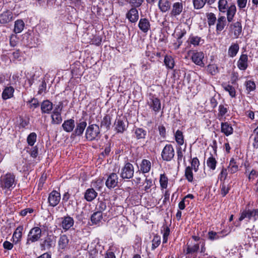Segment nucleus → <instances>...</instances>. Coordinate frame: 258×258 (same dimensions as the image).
I'll list each match as a JSON object with an SVG mask.
<instances>
[{
	"instance_id": "f257e3e1",
	"label": "nucleus",
	"mask_w": 258,
	"mask_h": 258,
	"mask_svg": "<svg viewBox=\"0 0 258 258\" xmlns=\"http://www.w3.org/2000/svg\"><path fill=\"white\" fill-rule=\"evenodd\" d=\"M17 179L14 173L8 172L0 177V187L5 192L11 191L17 184Z\"/></svg>"
},
{
	"instance_id": "f03ea898",
	"label": "nucleus",
	"mask_w": 258,
	"mask_h": 258,
	"mask_svg": "<svg viewBox=\"0 0 258 258\" xmlns=\"http://www.w3.org/2000/svg\"><path fill=\"white\" fill-rule=\"evenodd\" d=\"M101 137L99 126L96 124L89 125L85 132L86 139L89 141L98 140Z\"/></svg>"
},
{
	"instance_id": "7ed1b4c3",
	"label": "nucleus",
	"mask_w": 258,
	"mask_h": 258,
	"mask_svg": "<svg viewBox=\"0 0 258 258\" xmlns=\"http://www.w3.org/2000/svg\"><path fill=\"white\" fill-rule=\"evenodd\" d=\"M42 236V230L39 227H34L28 233L26 244L29 245L31 243L38 241Z\"/></svg>"
},
{
	"instance_id": "20e7f679",
	"label": "nucleus",
	"mask_w": 258,
	"mask_h": 258,
	"mask_svg": "<svg viewBox=\"0 0 258 258\" xmlns=\"http://www.w3.org/2000/svg\"><path fill=\"white\" fill-rule=\"evenodd\" d=\"M147 104L155 114L158 113L161 107V104L160 99L155 95H150L149 99L147 101Z\"/></svg>"
},
{
	"instance_id": "39448f33",
	"label": "nucleus",
	"mask_w": 258,
	"mask_h": 258,
	"mask_svg": "<svg viewBox=\"0 0 258 258\" xmlns=\"http://www.w3.org/2000/svg\"><path fill=\"white\" fill-rule=\"evenodd\" d=\"M134 167L132 164L127 162L121 169L120 176L122 179H130L134 176Z\"/></svg>"
},
{
	"instance_id": "423d86ee",
	"label": "nucleus",
	"mask_w": 258,
	"mask_h": 258,
	"mask_svg": "<svg viewBox=\"0 0 258 258\" xmlns=\"http://www.w3.org/2000/svg\"><path fill=\"white\" fill-rule=\"evenodd\" d=\"M174 154V150L172 145L167 144L162 151L161 157L163 160L170 161L173 158Z\"/></svg>"
},
{
	"instance_id": "0eeeda50",
	"label": "nucleus",
	"mask_w": 258,
	"mask_h": 258,
	"mask_svg": "<svg viewBox=\"0 0 258 258\" xmlns=\"http://www.w3.org/2000/svg\"><path fill=\"white\" fill-rule=\"evenodd\" d=\"M245 218H247L248 220L253 219L254 220L258 219V209L243 210L240 214L239 221H241Z\"/></svg>"
},
{
	"instance_id": "6e6552de",
	"label": "nucleus",
	"mask_w": 258,
	"mask_h": 258,
	"mask_svg": "<svg viewBox=\"0 0 258 258\" xmlns=\"http://www.w3.org/2000/svg\"><path fill=\"white\" fill-rule=\"evenodd\" d=\"M183 10V6L182 2H175L173 4L169 16L172 18H176L180 15Z\"/></svg>"
},
{
	"instance_id": "1a4fd4ad",
	"label": "nucleus",
	"mask_w": 258,
	"mask_h": 258,
	"mask_svg": "<svg viewBox=\"0 0 258 258\" xmlns=\"http://www.w3.org/2000/svg\"><path fill=\"white\" fill-rule=\"evenodd\" d=\"M60 220V226L64 231L70 229L74 224V219L68 215L61 218Z\"/></svg>"
},
{
	"instance_id": "9d476101",
	"label": "nucleus",
	"mask_w": 258,
	"mask_h": 258,
	"mask_svg": "<svg viewBox=\"0 0 258 258\" xmlns=\"http://www.w3.org/2000/svg\"><path fill=\"white\" fill-rule=\"evenodd\" d=\"M60 200V195L56 190L51 191L48 196V202L51 207H55L58 204Z\"/></svg>"
},
{
	"instance_id": "9b49d317",
	"label": "nucleus",
	"mask_w": 258,
	"mask_h": 258,
	"mask_svg": "<svg viewBox=\"0 0 258 258\" xmlns=\"http://www.w3.org/2000/svg\"><path fill=\"white\" fill-rule=\"evenodd\" d=\"M204 58V54L202 51L194 52L191 55V59L196 64L204 67L205 64L203 61Z\"/></svg>"
},
{
	"instance_id": "f8f14e48",
	"label": "nucleus",
	"mask_w": 258,
	"mask_h": 258,
	"mask_svg": "<svg viewBox=\"0 0 258 258\" xmlns=\"http://www.w3.org/2000/svg\"><path fill=\"white\" fill-rule=\"evenodd\" d=\"M14 18L12 12L10 10H6L0 14V23L6 24L11 22Z\"/></svg>"
},
{
	"instance_id": "ddd939ff",
	"label": "nucleus",
	"mask_w": 258,
	"mask_h": 258,
	"mask_svg": "<svg viewBox=\"0 0 258 258\" xmlns=\"http://www.w3.org/2000/svg\"><path fill=\"white\" fill-rule=\"evenodd\" d=\"M118 179V176L116 173H111L106 181V186L110 189L115 187L117 185Z\"/></svg>"
},
{
	"instance_id": "4468645a",
	"label": "nucleus",
	"mask_w": 258,
	"mask_h": 258,
	"mask_svg": "<svg viewBox=\"0 0 258 258\" xmlns=\"http://www.w3.org/2000/svg\"><path fill=\"white\" fill-rule=\"evenodd\" d=\"M70 240L66 234L61 235L58 241V247L59 250H65L68 248Z\"/></svg>"
},
{
	"instance_id": "2eb2a0df",
	"label": "nucleus",
	"mask_w": 258,
	"mask_h": 258,
	"mask_svg": "<svg viewBox=\"0 0 258 258\" xmlns=\"http://www.w3.org/2000/svg\"><path fill=\"white\" fill-rule=\"evenodd\" d=\"M126 18L132 23H135L139 19V13L135 8H131L126 15Z\"/></svg>"
},
{
	"instance_id": "dca6fc26",
	"label": "nucleus",
	"mask_w": 258,
	"mask_h": 258,
	"mask_svg": "<svg viewBox=\"0 0 258 258\" xmlns=\"http://www.w3.org/2000/svg\"><path fill=\"white\" fill-rule=\"evenodd\" d=\"M138 26L144 33H147L150 29V23L147 18H141L139 22Z\"/></svg>"
},
{
	"instance_id": "f3484780",
	"label": "nucleus",
	"mask_w": 258,
	"mask_h": 258,
	"mask_svg": "<svg viewBox=\"0 0 258 258\" xmlns=\"http://www.w3.org/2000/svg\"><path fill=\"white\" fill-rule=\"evenodd\" d=\"M221 131L225 136H228L233 134V128L231 124L228 122L221 123Z\"/></svg>"
},
{
	"instance_id": "a211bd4d",
	"label": "nucleus",
	"mask_w": 258,
	"mask_h": 258,
	"mask_svg": "<svg viewBox=\"0 0 258 258\" xmlns=\"http://www.w3.org/2000/svg\"><path fill=\"white\" fill-rule=\"evenodd\" d=\"M53 108V104L48 100H44L41 103V110L42 113L49 114Z\"/></svg>"
},
{
	"instance_id": "6ab92c4d",
	"label": "nucleus",
	"mask_w": 258,
	"mask_h": 258,
	"mask_svg": "<svg viewBox=\"0 0 258 258\" xmlns=\"http://www.w3.org/2000/svg\"><path fill=\"white\" fill-rule=\"evenodd\" d=\"M248 56L246 54L241 55L237 61V67L240 70L244 71L248 67Z\"/></svg>"
},
{
	"instance_id": "aec40b11",
	"label": "nucleus",
	"mask_w": 258,
	"mask_h": 258,
	"mask_svg": "<svg viewBox=\"0 0 258 258\" xmlns=\"http://www.w3.org/2000/svg\"><path fill=\"white\" fill-rule=\"evenodd\" d=\"M98 194L93 188L87 189L84 195L85 199L88 202H91L97 196Z\"/></svg>"
},
{
	"instance_id": "412c9836",
	"label": "nucleus",
	"mask_w": 258,
	"mask_h": 258,
	"mask_svg": "<svg viewBox=\"0 0 258 258\" xmlns=\"http://www.w3.org/2000/svg\"><path fill=\"white\" fill-rule=\"evenodd\" d=\"M158 6L161 12L166 13L170 9L171 3L168 0H159Z\"/></svg>"
},
{
	"instance_id": "4be33fe9",
	"label": "nucleus",
	"mask_w": 258,
	"mask_h": 258,
	"mask_svg": "<svg viewBox=\"0 0 258 258\" xmlns=\"http://www.w3.org/2000/svg\"><path fill=\"white\" fill-rule=\"evenodd\" d=\"M75 126V120L73 119H69L65 120L62 124L63 130L68 133L72 132Z\"/></svg>"
},
{
	"instance_id": "5701e85b",
	"label": "nucleus",
	"mask_w": 258,
	"mask_h": 258,
	"mask_svg": "<svg viewBox=\"0 0 258 258\" xmlns=\"http://www.w3.org/2000/svg\"><path fill=\"white\" fill-rule=\"evenodd\" d=\"M147 135V132L146 130L138 127L135 129L134 137L137 140H144Z\"/></svg>"
},
{
	"instance_id": "b1692460",
	"label": "nucleus",
	"mask_w": 258,
	"mask_h": 258,
	"mask_svg": "<svg viewBox=\"0 0 258 258\" xmlns=\"http://www.w3.org/2000/svg\"><path fill=\"white\" fill-rule=\"evenodd\" d=\"M228 233H225L224 231H221L220 232H216L213 231H209L208 232V239L210 240L213 241L217 240L220 238H223L225 236L227 235Z\"/></svg>"
},
{
	"instance_id": "393cba45",
	"label": "nucleus",
	"mask_w": 258,
	"mask_h": 258,
	"mask_svg": "<svg viewBox=\"0 0 258 258\" xmlns=\"http://www.w3.org/2000/svg\"><path fill=\"white\" fill-rule=\"evenodd\" d=\"M23 226H19L15 231L13 235V242L15 243H18L21 240L22 236V231L23 230Z\"/></svg>"
},
{
	"instance_id": "a878e982",
	"label": "nucleus",
	"mask_w": 258,
	"mask_h": 258,
	"mask_svg": "<svg viewBox=\"0 0 258 258\" xmlns=\"http://www.w3.org/2000/svg\"><path fill=\"white\" fill-rule=\"evenodd\" d=\"M87 126V122L85 121H80L77 123L76 127L74 131L75 135L77 136H81Z\"/></svg>"
},
{
	"instance_id": "bb28decb",
	"label": "nucleus",
	"mask_w": 258,
	"mask_h": 258,
	"mask_svg": "<svg viewBox=\"0 0 258 258\" xmlns=\"http://www.w3.org/2000/svg\"><path fill=\"white\" fill-rule=\"evenodd\" d=\"M151 168V163L149 160L143 159L140 164V171L143 173H148Z\"/></svg>"
},
{
	"instance_id": "cd10ccee",
	"label": "nucleus",
	"mask_w": 258,
	"mask_h": 258,
	"mask_svg": "<svg viewBox=\"0 0 258 258\" xmlns=\"http://www.w3.org/2000/svg\"><path fill=\"white\" fill-rule=\"evenodd\" d=\"M236 12V8L234 4H231L227 9V19L229 22H231L234 17Z\"/></svg>"
},
{
	"instance_id": "c85d7f7f",
	"label": "nucleus",
	"mask_w": 258,
	"mask_h": 258,
	"mask_svg": "<svg viewBox=\"0 0 258 258\" xmlns=\"http://www.w3.org/2000/svg\"><path fill=\"white\" fill-rule=\"evenodd\" d=\"M53 244V240L51 236H47L41 243V247L43 250L49 249Z\"/></svg>"
},
{
	"instance_id": "c756f323",
	"label": "nucleus",
	"mask_w": 258,
	"mask_h": 258,
	"mask_svg": "<svg viewBox=\"0 0 258 258\" xmlns=\"http://www.w3.org/2000/svg\"><path fill=\"white\" fill-rule=\"evenodd\" d=\"M226 24V19L225 16H220L218 18L216 25V31L219 33L222 31Z\"/></svg>"
},
{
	"instance_id": "7c9ffc66",
	"label": "nucleus",
	"mask_w": 258,
	"mask_h": 258,
	"mask_svg": "<svg viewBox=\"0 0 258 258\" xmlns=\"http://www.w3.org/2000/svg\"><path fill=\"white\" fill-rule=\"evenodd\" d=\"M231 29L232 32L234 33L236 38L238 37L241 33L242 26L241 24L239 22H236L233 24L231 25Z\"/></svg>"
},
{
	"instance_id": "2f4dec72",
	"label": "nucleus",
	"mask_w": 258,
	"mask_h": 258,
	"mask_svg": "<svg viewBox=\"0 0 258 258\" xmlns=\"http://www.w3.org/2000/svg\"><path fill=\"white\" fill-rule=\"evenodd\" d=\"M51 117L52 124H59L62 122L61 113L59 112L53 111Z\"/></svg>"
},
{
	"instance_id": "473e14b6",
	"label": "nucleus",
	"mask_w": 258,
	"mask_h": 258,
	"mask_svg": "<svg viewBox=\"0 0 258 258\" xmlns=\"http://www.w3.org/2000/svg\"><path fill=\"white\" fill-rule=\"evenodd\" d=\"M14 89L13 87H7L4 90L2 93V98L4 100L11 98L13 96Z\"/></svg>"
},
{
	"instance_id": "72a5a7b5",
	"label": "nucleus",
	"mask_w": 258,
	"mask_h": 258,
	"mask_svg": "<svg viewBox=\"0 0 258 258\" xmlns=\"http://www.w3.org/2000/svg\"><path fill=\"white\" fill-rule=\"evenodd\" d=\"M25 27V23L22 20L19 19L15 22L14 32L17 33H21Z\"/></svg>"
},
{
	"instance_id": "f704fd0d",
	"label": "nucleus",
	"mask_w": 258,
	"mask_h": 258,
	"mask_svg": "<svg viewBox=\"0 0 258 258\" xmlns=\"http://www.w3.org/2000/svg\"><path fill=\"white\" fill-rule=\"evenodd\" d=\"M103 219L102 213L96 211L91 217V221L93 224H99Z\"/></svg>"
},
{
	"instance_id": "c9c22d12",
	"label": "nucleus",
	"mask_w": 258,
	"mask_h": 258,
	"mask_svg": "<svg viewBox=\"0 0 258 258\" xmlns=\"http://www.w3.org/2000/svg\"><path fill=\"white\" fill-rule=\"evenodd\" d=\"M239 163L233 158L231 159L228 166L229 171L231 173H234L238 170Z\"/></svg>"
},
{
	"instance_id": "e433bc0d",
	"label": "nucleus",
	"mask_w": 258,
	"mask_h": 258,
	"mask_svg": "<svg viewBox=\"0 0 258 258\" xmlns=\"http://www.w3.org/2000/svg\"><path fill=\"white\" fill-rule=\"evenodd\" d=\"M115 125V130L117 133H122L126 130V125L124 122L120 119L116 120Z\"/></svg>"
},
{
	"instance_id": "4c0bfd02",
	"label": "nucleus",
	"mask_w": 258,
	"mask_h": 258,
	"mask_svg": "<svg viewBox=\"0 0 258 258\" xmlns=\"http://www.w3.org/2000/svg\"><path fill=\"white\" fill-rule=\"evenodd\" d=\"M239 49V45L237 43L231 44L228 49V55L230 57H233L237 54Z\"/></svg>"
},
{
	"instance_id": "58836bf2",
	"label": "nucleus",
	"mask_w": 258,
	"mask_h": 258,
	"mask_svg": "<svg viewBox=\"0 0 258 258\" xmlns=\"http://www.w3.org/2000/svg\"><path fill=\"white\" fill-rule=\"evenodd\" d=\"M164 62L169 69L172 70L174 67V60L171 56L166 55L164 57Z\"/></svg>"
},
{
	"instance_id": "ea45409f",
	"label": "nucleus",
	"mask_w": 258,
	"mask_h": 258,
	"mask_svg": "<svg viewBox=\"0 0 258 258\" xmlns=\"http://www.w3.org/2000/svg\"><path fill=\"white\" fill-rule=\"evenodd\" d=\"M111 125V118L109 115H106L101 122V127H103L108 130Z\"/></svg>"
},
{
	"instance_id": "a19ab883",
	"label": "nucleus",
	"mask_w": 258,
	"mask_h": 258,
	"mask_svg": "<svg viewBox=\"0 0 258 258\" xmlns=\"http://www.w3.org/2000/svg\"><path fill=\"white\" fill-rule=\"evenodd\" d=\"M188 42L194 46H198L201 41H204L200 37L191 35L188 38Z\"/></svg>"
},
{
	"instance_id": "79ce46f5",
	"label": "nucleus",
	"mask_w": 258,
	"mask_h": 258,
	"mask_svg": "<svg viewBox=\"0 0 258 258\" xmlns=\"http://www.w3.org/2000/svg\"><path fill=\"white\" fill-rule=\"evenodd\" d=\"M222 87L226 91L229 93L231 97H234L235 96L236 92L234 87L227 84L222 85Z\"/></svg>"
},
{
	"instance_id": "37998d69",
	"label": "nucleus",
	"mask_w": 258,
	"mask_h": 258,
	"mask_svg": "<svg viewBox=\"0 0 258 258\" xmlns=\"http://www.w3.org/2000/svg\"><path fill=\"white\" fill-rule=\"evenodd\" d=\"M192 170V169H191L190 166L186 167L185 169L184 176L187 181L190 182H191L194 179L193 172Z\"/></svg>"
},
{
	"instance_id": "c03bdc74",
	"label": "nucleus",
	"mask_w": 258,
	"mask_h": 258,
	"mask_svg": "<svg viewBox=\"0 0 258 258\" xmlns=\"http://www.w3.org/2000/svg\"><path fill=\"white\" fill-rule=\"evenodd\" d=\"M200 248L199 243L194 244L192 245L187 244V248L186 250V254H189L196 252L198 251Z\"/></svg>"
},
{
	"instance_id": "a18cd8bd",
	"label": "nucleus",
	"mask_w": 258,
	"mask_h": 258,
	"mask_svg": "<svg viewBox=\"0 0 258 258\" xmlns=\"http://www.w3.org/2000/svg\"><path fill=\"white\" fill-rule=\"evenodd\" d=\"M175 138L176 143L179 145H182L184 143V138L182 132L179 130H177L175 134Z\"/></svg>"
},
{
	"instance_id": "49530a36",
	"label": "nucleus",
	"mask_w": 258,
	"mask_h": 258,
	"mask_svg": "<svg viewBox=\"0 0 258 258\" xmlns=\"http://www.w3.org/2000/svg\"><path fill=\"white\" fill-rule=\"evenodd\" d=\"M217 161L212 155L208 158L207 161V166L212 170H215L216 167Z\"/></svg>"
},
{
	"instance_id": "de8ad7c7",
	"label": "nucleus",
	"mask_w": 258,
	"mask_h": 258,
	"mask_svg": "<svg viewBox=\"0 0 258 258\" xmlns=\"http://www.w3.org/2000/svg\"><path fill=\"white\" fill-rule=\"evenodd\" d=\"M229 7L227 6L226 0H219L218 2V9L220 12L225 13Z\"/></svg>"
},
{
	"instance_id": "09e8293b",
	"label": "nucleus",
	"mask_w": 258,
	"mask_h": 258,
	"mask_svg": "<svg viewBox=\"0 0 258 258\" xmlns=\"http://www.w3.org/2000/svg\"><path fill=\"white\" fill-rule=\"evenodd\" d=\"M37 135L35 133H30L27 139V141L29 146H32L36 141Z\"/></svg>"
},
{
	"instance_id": "8fccbe9b",
	"label": "nucleus",
	"mask_w": 258,
	"mask_h": 258,
	"mask_svg": "<svg viewBox=\"0 0 258 258\" xmlns=\"http://www.w3.org/2000/svg\"><path fill=\"white\" fill-rule=\"evenodd\" d=\"M160 184L162 189L166 188L168 184V178L164 174L160 175Z\"/></svg>"
},
{
	"instance_id": "3c124183",
	"label": "nucleus",
	"mask_w": 258,
	"mask_h": 258,
	"mask_svg": "<svg viewBox=\"0 0 258 258\" xmlns=\"http://www.w3.org/2000/svg\"><path fill=\"white\" fill-rule=\"evenodd\" d=\"M245 86L246 90L248 92L254 91L256 88L255 83L251 80L246 81L245 83Z\"/></svg>"
},
{
	"instance_id": "603ef678",
	"label": "nucleus",
	"mask_w": 258,
	"mask_h": 258,
	"mask_svg": "<svg viewBox=\"0 0 258 258\" xmlns=\"http://www.w3.org/2000/svg\"><path fill=\"white\" fill-rule=\"evenodd\" d=\"M208 25L211 26L214 25L217 20L215 15L214 13H210L207 14Z\"/></svg>"
},
{
	"instance_id": "864d4df0",
	"label": "nucleus",
	"mask_w": 258,
	"mask_h": 258,
	"mask_svg": "<svg viewBox=\"0 0 258 258\" xmlns=\"http://www.w3.org/2000/svg\"><path fill=\"white\" fill-rule=\"evenodd\" d=\"M207 70L212 75H215L219 72L218 67L215 64L208 65Z\"/></svg>"
},
{
	"instance_id": "5fc2aeb1",
	"label": "nucleus",
	"mask_w": 258,
	"mask_h": 258,
	"mask_svg": "<svg viewBox=\"0 0 258 258\" xmlns=\"http://www.w3.org/2000/svg\"><path fill=\"white\" fill-rule=\"evenodd\" d=\"M106 209V202L103 201H99L96 206V209L97 212H99L102 213V212L105 210Z\"/></svg>"
},
{
	"instance_id": "6e6d98bb",
	"label": "nucleus",
	"mask_w": 258,
	"mask_h": 258,
	"mask_svg": "<svg viewBox=\"0 0 258 258\" xmlns=\"http://www.w3.org/2000/svg\"><path fill=\"white\" fill-rule=\"evenodd\" d=\"M206 1L205 0H193V5L195 9H200L204 7Z\"/></svg>"
},
{
	"instance_id": "4d7b16f0",
	"label": "nucleus",
	"mask_w": 258,
	"mask_h": 258,
	"mask_svg": "<svg viewBox=\"0 0 258 258\" xmlns=\"http://www.w3.org/2000/svg\"><path fill=\"white\" fill-rule=\"evenodd\" d=\"M200 165V162L199 159L197 157H195L192 159L191 161V166L190 168L192 169L195 172H197L199 169V166Z\"/></svg>"
},
{
	"instance_id": "13d9d810",
	"label": "nucleus",
	"mask_w": 258,
	"mask_h": 258,
	"mask_svg": "<svg viewBox=\"0 0 258 258\" xmlns=\"http://www.w3.org/2000/svg\"><path fill=\"white\" fill-rule=\"evenodd\" d=\"M161 238L158 235H155L152 240V249L154 250L157 248L160 244Z\"/></svg>"
},
{
	"instance_id": "bf43d9fd",
	"label": "nucleus",
	"mask_w": 258,
	"mask_h": 258,
	"mask_svg": "<svg viewBox=\"0 0 258 258\" xmlns=\"http://www.w3.org/2000/svg\"><path fill=\"white\" fill-rule=\"evenodd\" d=\"M144 0H129L128 2L133 7V8H138L140 7Z\"/></svg>"
},
{
	"instance_id": "052dcab7",
	"label": "nucleus",
	"mask_w": 258,
	"mask_h": 258,
	"mask_svg": "<svg viewBox=\"0 0 258 258\" xmlns=\"http://www.w3.org/2000/svg\"><path fill=\"white\" fill-rule=\"evenodd\" d=\"M18 43V37L16 34H13L10 37V44L12 47H15Z\"/></svg>"
},
{
	"instance_id": "680f3d73",
	"label": "nucleus",
	"mask_w": 258,
	"mask_h": 258,
	"mask_svg": "<svg viewBox=\"0 0 258 258\" xmlns=\"http://www.w3.org/2000/svg\"><path fill=\"white\" fill-rule=\"evenodd\" d=\"M30 104V108L34 109L37 108L39 106V101L37 99L33 98L28 102Z\"/></svg>"
},
{
	"instance_id": "e2e57ef3",
	"label": "nucleus",
	"mask_w": 258,
	"mask_h": 258,
	"mask_svg": "<svg viewBox=\"0 0 258 258\" xmlns=\"http://www.w3.org/2000/svg\"><path fill=\"white\" fill-rule=\"evenodd\" d=\"M227 112V108L223 105H220L219 106V116H223Z\"/></svg>"
},
{
	"instance_id": "0e129e2a",
	"label": "nucleus",
	"mask_w": 258,
	"mask_h": 258,
	"mask_svg": "<svg viewBox=\"0 0 258 258\" xmlns=\"http://www.w3.org/2000/svg\"><path fill=\"white\" fill-rule=\"evenodd\" d=\"M227 176V169L225 168H223L219 175V179L221 181H224Z\"/></svg>"
},
{
	"instance_id": "69168bd1",
	"label": "nucleus",
	"mask_w": 258,
	"mask_h": 258,
	"mask_svg": "<svg viewBox=\"0 0 258 258\" xmlns=\"http://www.w3.org/2000/svg\"><path fill=\"white\" fill-rule=\"evenodd\" d=\"M177 163L178 165L180 164V162L182 161V158L183 157V153L182 151V149L180 147H179L177 149Z\"/></svg>"
},
{
	"instance_id": "338daca9",
	"label": "nucleus",
	"mask_w": 258,
	"mask_h": 258,
	"mask_svg": "<svg viewBox=\"0 0 258 258\" xmlns=\"http://www.w3.org/2000/svg\"><path fill=\"white\" fill-rule=\"evenodd\" d=\"M229 188L224 183L221 186V195L223 197H225L229 192Z\"/></svg>"
},
{
	"instance_id": "774afa93",
	"label": "nucleus",
	"mask_w": 258,
	"mask_h": 258,
	"mask_svg": "<svg viewBox=\"0 0 258 258\" xmlns=\"http://www.w3.org/2000/svg\"><path fill=\"white\" fill-rule=\"evenodd\" d=\"M103 258H116V256L113 251L108 250L105 252Z\"/></svg>"
}]
</instances>
